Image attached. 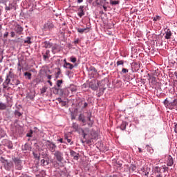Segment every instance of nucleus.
I'll list each match as a JSON object with an SVG mask.
<instances>
[{
	"label": "nucleus",
	"instance_id": "nucleus-1",
	"mask_svg": "<svg viewBox=\"0 0 177 177\" xmlns=\"http://www.w3.org/2000/svg\"><path fill=\"white\" fill-rule=\"evenodd\" d=\"M11 78H13V72H12V69H10L6 75V78L2 84L3 89H7L8 86H9V84L11 82Z\"/></svg>",
	"mask_w": 177,
	"mask_h": 177
},
{
	"label": "nucleus",
	"instance_id": "nucleus-2",
	"mask_svg": "<svg viewBox=\"0 0 177 177\" xmlns=\"http://www.w3.org/2000/svg\"><path fill=\"white\" fill-rule=\"evenodd\" d=\"M164 105L167 109L172 110L173 109H177L176 107V99H174L172 102L168 100V98H166L163 102Z\"/></svg>",
	"mask_w": 177,
	"mask_h": 177
},
{
	"label": "nucleus",
	"instance_id": "nucleus-3",
	"mask_svg": "<svg viewBox=\"0 0 177 177\" xmlns=\"http://www.w3.org/2000/svg\"><path fill=\"white\" fill-rule=\"evenodd\" d=\"M54 157L57 160V161L58 162H59V164H63V161H64V157L63 156V152L57 150L54 152Z\"/></svg>",
	"mask_w": 177,
	"mask_h": 177
},
{
	"label": "nucleus",
	"instance_id": "nucleus-4",
	"mask_svg": "<svg viewBox=\"0 0 177 177\" xmlns=\"http://www.w3.org/2000/svg\"><path fill=\"white\" fill-rule=\"evenodd\" d=\"M88 136V138H87V143H92V140L97 139V133L95 131L91 130Z\"/></svg>",
	"mask_w": 177,
	"mask_h": 177
},
{
	"label": "nucleus",
	"instance_id": "nucleus-5",
	"mask_svg": "<svg viewBox=\"0 0 177 177\" xmlns=\"http://www.w3.org/2000/svg\"><path fill=\"white\" fill-rule=\"evenodd\" d=\"M1 162L3 164L4 168L6 171H10L13 167V162H8V160H5L3 158H1Z\"/></svg>",
	"mask_w": 177,
	"mask_h": 177
},
{
	"label": "nucleus",
	"instance_id": "nucleus-6",
	"mask_svg": "<svg viewBox=\"0 0 177 177\" xmlns=\"http://www.w3.org/2000/svg\"><path fill=\"white\" fill-rule=\"evenodd\" d=\"M88 86L93 91H97V88H99V82L93 79L91 82H89Z\"/></svg>",
	"mask_w": 177,
	"mask_h": 177
},
{
	"label": "nucleus",
	"instance_id": "nucleus-7",
	"mask_svg": "<svg viewBox=\"0 0 177 177\" xmlns=\"http://www.w3.org/2000/svg\"><path fill=\"white\" fill-rule=\"evenodd\" d=\"M13 161L15 164L16 169H18V171H21V169H23V165H22L21 160H20V158H15L13 159Z\"/></svg>",
	"mask_w": 177,
	"mask_h": 177
},
{
	"label": "nucleus",
	"instance_id": "nucleus-8",
	"mask_svg": "<svg viewBox=\"0 0 177 177\" xmlns=\"http://www.w3.org/2000/svg\"><path fill=\"white\" fill-rule=\"evenodd\" d=\"M46 146L48 150L51 151V153H55V151H56V148L57 147V146H56L55 143L50 141H47Z\"/></svg>",
	"mask_w": 177,
	"mask_h": 177
},
{
	"label": "nucleus",
	"instance_id": "nucleus-9",
	"mask_svg": "<svg viewBox=\"0 0 177 177\" xmlns=\"http://www.w3.org/2000/svg\"><path fill=\"white\" fill-rule=\"evenodd\" d=\"M10 85L13 86H17V85H20V80L15 77V74H13V77L11 78Z\"/></svg>",
	"mask_w": 177,
	"mask_h": 177
},
{
	"label": "nucleus",
	"instance_id": "nucleus-10",
	"mask_svg": "<svg viewBox=\"0 0 177 177\" xmlns=\"http://www.w3.org/2000/svg\"><path fill=\"white\" fill-rule=\"evenodd\" d=\"M14 30L15 32H17V34H18L19 35H21L23 34L24 28L20 25L15 26Z\"/></svg>",
	"mask_w": 177,
	"mask_h": 177
},
{
	"label": "nucleus",
	"instance_id": "nucleus-11",
	"mask_svg": "<svg viewBox=\"0 0 177 177\" xmlns=\"http://www.w3.org/2000/svg\"><path fill=\"white\" fill-rule=\"evenodd\" d=\"M77 16H79V17H82V16H85V11H84V6H80L78 8Z\"/></svg>",
	"mask_w": 177,
	"mask_h": 177
},
{
	"label": "nucleus",
	"instance_id": "nucleus-12",
	"mask_svg": "<svg viewBox=\"0 0 177 177\" xmlns=\"http://www.w3.org/2000/svg\"><path fill=\"white\" fill-rule=\"evenodd\" d=\"M141 171H142V175H145V176H149V172H150V168L145 166L141 169Z\"/></svg>",
	"mask_w": 177,
	"mask_h": 177
},
{
	"label": "nucleus",
	"instance_id": "nucleus-13",
	"mask_svg": "<svg viewBox=\"0 0 177 177\" xmlns=\"http://www.w3.org/2000/svg\"><path fill=\"white\" fill-rule=\"evenodd\" d=\"M70 154L72 157H73V159L78 160V158L80 157V153L75 152V151L71 150Z\"/></svg>",
	"mask_w": 177,
	"mask_h": 177
},
{
	"label": "nucleus",
	"instance_id": "nucleus-14",
	"mask_svg": "<svg viewBox=\"0 0 177 177\" xmlns=\"http://www.w3.org/2000/svg\"><path fill=\"white\" fill-rule=\"evenodd\" d=\"M49 53H50V51L49 50H46L44 53H42L43 55V59L46 62L48 59H49Z\"/></svg>",
	"mask_w": 177,
	"mask_h": 177
},
{
	"label": "nucleus",
	"instance_id": "nucleus-15",
	"mask_svg": "<svg viewBox=\"0 0 177 177\" xmlns=\"http://www.w3.org/2000/svg\"><path fill=\"white\" fill-rule=\"evenodd\" d=\"M167 167H172L174 165V158L171 156H169L167 158Z\"/></svg>",
	"mask_w": 177,
	"mask_h": 177
},
{
	"label": "nucleus",
	"instance_id": "nucleus-16",
	"mask_svg": "<svg viewBox=\"0 0 177 177\" xmlns=\"http://www.w3.org/2000/svg\"><path fill=\"white\" fill-rule=\"evenodd\" d=\"M7 107H12V104H9L8 105H6V104L3 102H0V110H6Z\"/></svg>",
	"mask_w": 177,
	"mask_h": 177
},
{
	"label": "nucleus",
	"instance_id": "nucleus-17",
	"mask_svg": "<svg viewBox=\"0 0 177 177\" xmlns=\"http://www.w3.org/2000/svg\"><path fill=\"white\" fill-rule=\"evenodd\" d=\"M28 99H30V100H34L35 97V91H30L26 96Z\"/></svg>",
	"mask_w": 177,
	"mask_h": 177
},
{
	"label": "nucleus",
	"instance_id": "nucleus-18",
	"mask_svg": "<svg viewBox=\"0 0 177 177\" xmlns=\"http://www.w3.org/2000/svg\"><path fill=\"white\" fill-rule=\"evenodd\" d=\"M53 27H55V25H53L52 22H48L44 25V28H46V30H52Z\"/></svg>",
	"mask_w": 177,
	"mask_h": 177
},
{
	"label": "nucleus",
	"instance_id": "nucleus-19",
	"mask_svg": "<svg viewBox=\"0 0 177 177\" xmlns=\"http://www.w3.org/2000/svg\"><path fill=\"white\" fill-rule=\"evenodd\" d=\"M64 68H68V70H73L74 68V65H73L71 63H65L63 66Z\"/></svg>",
	"mask_w": 177,
	"mask_h": 177
},
{
	"label": "nucleus",
	"instance_id": "nucleus-20",
	"mask_svg": "<svg viewBox=\"0 0 177 177\" xmlns=\"http://www.w3.org/2000/svg\"><path fill=\"white\" fill-rule=\"evenodd\" d=\"M171 37H172V32H171V30L167 29L165 32V38L166 39H171Z\"/></svg>",
	"mask_w": 177,
	"mask_h": 177
},
{
	"label": "nucleus",
	"instance_id": "nucleus-21",
	"mask_svg": "<svg viewBox=\"0 0 177 177\" xmlns=\"http://www.w3.org/2000/svg\"><path fill=\"white\" fill-rule=\"evenodd\" d=\"M88 32L89 31V28L86 27L85 28H77V32H80V34H84V32Z\"/></svg>",
	"mask_w": 177,
	"mask_h": 177
},
{
	"label": "nucleus",
	"instance_id": "nucleus-22",
	"mask_svg": "<svg viewBox=\"0 0 177 177\" xmlns=\"http://www.w3.org/2000/svg\"><path fill=\"white\" fill-rule=\"evenodd\" d=\"M21 149L23 151H27L28 150H31V147H30V145L28 144H25L24 145H22Z\"/></svg>",
	"mask_w": 177,
	"mask_h": 177
},
{
	"label": "nucleus",
	"instance_id": "nucleus-23",
	"mask_svg": "<svg viewBox=\"0 0 177 177\" xmlns=\"http://www.w3.org/2000/svg\"><path fill=\"white\" fill-rule=\"evenodd\" d=\"M78 120L79 121L83 122V124H85V122H86V120H85V116L83 114L79 115Z\"/></svg>",
	"mask_w": 177,
	"mask_h": 177
},
{
	"label": "nucleus",
	"instance_id": "nucleus-24",
	"mask_svg": "<svg viewBox=\"0 0 177 177\" xmlns=\"http://www.w3.org/2000/svg\"><path fill=\"white\" fill-rule=\"evenodd\" d=\"M91 115H92L91 113H88L87 120H88V121L90 122L88 123L89 127H92V125L93 124V121H91Z\"/></svg>",
	"mask_w": 177,
	"mask_h": 177
},
{
	"label": "nucleus",
	"instance_id": "nucleus-25",
	"mask_svg": "<svg viewBox=\"0 0 177 177\" xmlns=\"http://www.w3.org/2000/svg\"><path fill=\"white\" fill-rule=\"evenodd\" d=\"M5 136H6V132H5V131L1 127H0V139L5 138Z\"/></svg>",
	"mask_w": 177,
	"mask_h": 177
},
{
	"label": "nucleus",
	"instance_id": "nucleus-26",
	"mask_svg": "<svg viewBox=\"0 0 177 177\" xmlns=\"http://www.w3.org/2000/svg\"><path fill=\"white\" fill-rule=\"evenodd\" d=\"M146 149L148 153H150V154H153V153H154V149H153V148L150 147L149 145H146Z\"/></svg>",
	"mask_w": 177,
	"mask_h": 177
},
{
	"label": "nucleus",
	"instance_id": "nucleus-27",
	"mask_svg": "<svg viewBox=\"0 0 177 177\" xmlns=\"http://www.w3.org/2000/svg\"><path fill=\"white\" fill-rule=\"evenodd\" d=\"M120 129L122 131H125L127 129V122H122L120 125Z\"/></svg>",
	"mask_w": 177,
	"mask_h": 177
},
{
	"label": "nucleus",
	"instance_id": "nucleus-28",
	"mask_svg": "<svg viewBox=\"0 0 177 177\" xmlns=\"http://www.w3.org/2000/svg\"><path fill=\"white\" fill-rule=\"evenodd\" d=\"M49 164V160H45V159H42L41 160V165H43L44 167L45 165H48Z\"/></svg>",
	"mask_w": 177,
	"mask_h": 177
},
{
	"label": "nucleus",
	"instance_id": "nucleus-29",
	"mask_svg": "<svg viewBox=\"0 0 177 177\" xmlns=\"http://www.w3.org/2000/svg\"><path fill=\"white\" fill-rule=\"evenodd\" d=\"M24 75L25 77H27L28 80H31V75H32L31 73L26 72L24 73Z\"/></svg>",
	"mask_w": 177,
	"mask_h": 177
},
{
	"label": "nucleus",
	"instance_id": "nucleus-30",
	"mask_svg": "<svg viewBox=\"0 0 177 177\" xmlns=\"http://www.w3.org/2000/svg\"><path fill=\"white\" fill-rule=\"evenodd\" d=\"M52 46V44L49 41H44V48H50Z\"/></svg>",
	"mask_w": 177,
	"mask_h": 177
},
{
	"label": "nucleus",
	"instance_id": "nucleus-31",
	"mask_svg": "<svg viewBox=\"0 0 177 177\" xmlns=\"http://www.w3.org/2000/svg\"><path fill=\"white\" fill-rule=\"evenodd\" d=\"M77 86L74 85H71L70 87V90L71 91V92H77Z\"/></svg>",
	"mask_w": 177,
	"mask_h": 177
},
{
	"label": "nucleus",
	"instance_id": "nucleus-32",
	"mask_svg": "<svg viewBox=\"0 0 177 177\" xmlns=\"http://www.w3.org/2000/svg\"><path fill=\"white\" fill-rule=\"evenodd\" d=\"M72 127L73 128V129H75V131H78V128H80V126H78V124L77 123H73Z\"/></svg>",
	"mask_w": 177,
	"mask_h": 177
},
{
	"label": "nucleus",
	"instance_id": "nucleus-33",
	"mask_svg": "<svg viewBox=\"0 0 177 177\" xmlns=\"http://www.w3.org/2000/svg\"><path fill=\"white\" fill-rule=\"evenodd\" d=\"M31 37H27L26 39L24 40V44H31Z\"/></svg>",
	"mask_w": 177,
	"mask_h": 177
},
{
	"label": "nucleus",
	"instance_id": "nucleus-34",
	"mask_svg": "<svg viewBox=\"0 0 177 177\" xmlns=\"http://www.w3.org/2000/svg\"><path fill=\"white\" fill-rule=\"evenodd\" d=\"M14 114L16 117H21V113L17 110L15 111Z\"/></svg>",
	"mask_w": 177,
	"mask_h": 177
},
{
	"label": "nucleus",
	"instance_id": "nucleus-35",
	"mask_svg": "<svg viewBox=\"0 0 177 177\" xmlns=\"http://www.w3.org/2000/svg\"><path fill=\"white\" fill-rule=\"evenodd\" d=\"M82 133L84 139H86V136H88V133H86V130H82Z\"/></svg>",
	"mask_w": 177,
	"mask_h": 177
},
{
	"label": "nucleus",
	"instance_id": "nucleus-36",
	"mask_svg": "<svg viewBox=\"0 0 177 177\" xmlns=\"http://www.w3.org/2000/svg\"><path fill=\"white\" fill-rule=\"evenodd\" d=\"M111 5H118L120 3L119 1H110Z\"/></svg>",
	"mask_w": 177,
	"mask_h": 177
},
{
	"label": "nucleus",
	"instance_id": "nucleus-37",
	"mask_svg": "<svg viewBox=\"0 0 177 177\" xmlns=\"http://www.w3.org/2000/svg\"><path fill=\"white\" fill-rule=\"evenodd\" d=\"M117 66H124V61L123 60H119L116 62Z\"/></svg>",
	"mask_w": 177,
	"mask_h": 177
},
{
	"label": "nucleus",
	"instance_id": "nucleus-38",
	"mask_svg": "<svg viewBox=\"0 0 177 177\" xmlns=\"http://www.w3.org/2000/svg\"><path fill=\"white\" fill-rule=\"evenodd\" d=\"M70 61L72 63H75L77 62V58H75V57H70Z\"/></svg>",
	"mask_w": 177,
	"mask_h": 177
},
{
	"label": "nucleus",
	"instance_id": "nucleus-39",
	"mask_svg": "<svg viewBox=\"0 0 177 177\" xmlns=\"http://www.w3.org/2000/svg\"><path fill=\"white\" fill-rule=\"evenodd\" d=\"M47 89H48V87H46V86L43 87L40 90L41 91V93H45L46 92Z\"/></svg>",
	"mask_w": 177,
	"mask_h": 177
},
{
	"label": "nucleus",
	"instance_id": "nucleus-40",
	"mask_svg": "<svg viewBox=\"0 0 177 177\" xmlns=\"http://www.w3.org/2000/svg\"><path fill=\"white\" fill-rule=\"evenodd\" d=\"M62 84H63V80L57 81V86L60 87Z\"/></svg>",
	"mask_w": 177,
	"mask_h": 177
},
{
	"label": "nucleus",
	"instance_id": "nucleus-41",
	"mask_svg": "<svg viewBox=\"0 0 177 177\" xmlns=\"http://www.w3.org/2000/svg\"><path fill=\"white\" fill-rule=\"evenodd\" d=\"M32 154H33V156L35 157V158L39 160V155H38V153L33 152Z\"/></svg>",
	"mask_w": 177,
	"mask_h": 177
},
{
	"label": "nucleus",
	"instance_id": "nucleus-42",
	"mask_svg": "<svg viewBox=\"0 0 177 177\" xmlns=\"http://www.w3.org/2000/svg\"><path fill=\"white\" fill-rule=\"evenodd\" d=\"M5 9L6 10H12V9H13V7H10V6H6Z\"/></svg>",
	"mask_w": 177,
	"mask_h": 177
},
{
	"label": "nucleus",
	"instance_id": "nucleus-43",
	"mask_svg": "<svg viewBox=\"0 0 177 177\" xmlns=\"http://www.w3.org/2000/svg\"><path fill=\"white\" fill-rule=\"evenodd\" d=\"M122 73H123V74H127V73H128V69L123 68L122 69Z\"/></svg>",
	"mask_w": 177,
	"mask_h": 177
},
{
	"label": "nucleus",
	"instance_id": "nucleus-44",
	"mask_svg": "<svg viewBox=\"0 0 177 177\" xmlns=\"http://www.w3.org/2000/svg\"><path fill=\"white\" fill-rule=\"evenodd\" d=\"M66 140L68 143H70L71 145H74V142L71 141V139L68 138Z\"/></svg>",
	"mask_w": 177,
	"mask_h": 177
},
{
	"label": "nucleus",
	"instance_id": "nucleus-45",
	"mask_svg": "<svg viewBox=\"0 0 177 177\" xmlns=\"http://www.w3.org/2000/svg\"><path fill=\"white\" fill-rule=\"evenodd\" d=\"M8 147V149H13V144H12V142H9Z\"/></svg>",
	"mask_w": 177,
	"mask_h": 177
},
{
	"label": "nucleus",
	"instance_id": "nucleus-46",
	"mask_svg": "<svg viewBox=\"0 0 177 177\" xmlns=\"http://www.w3.org/2000/svg\"><path fill=\"white\" fill-rule=\"evenodd\" d=\"M26 136H28V138H31V136H32V131H30V133H27Z\"/></svg>",
	"mask_w": 177,
	"mask_h": 177
},
{
	"label": "nucleus",
	"instance_id": "nucleus-47",
	"mask_svg": "<svg viewBox=\"0 0 177 177\" xmlns=\"http://www.w3.org/2000/svg\"><path fill=\"white\" fill-rule=\"evenodd\" d=\"M10 35H11V37H12V38H15L16 34L15 33V32L12 31V32H10Z\"/></svg>",
	"mask_w": 177,
	"mask_h": 177
},
{
	"label": "nucleus",
	"instance_id": "nucleus-48",
	"mask_svg": "<svg viewBox=\"0 0 177 177\" xmlns=\"http://www.w3.org/2000/svg\"><path fill=\"white\" fill-rule=\"evenodd\" d=\"M57 142H59L60 143H66V142H64V141L63 140V138H59V139H58V140H57Z\"/></svg>",
	"mask_w": 177,
	"mask_h": 177
},
{
	"label": "nucleus",
	"instance_id": "nucleus-49",
	"mask_svg": "<svg viewBox=\"0 0 177 177\" xmlns=\"http://www.w3.org/2000/svg\"><path fill=\"white\" fill-rule=\"evenodd\" d=\"M86 107H88V103L87 102H84V105L82 106V109H86Z\"/></svg>",
	"mask_w": 177,
	"mask_h": 177
},
{
	"label": "nucleus",
	"instance_id": "nucleus-50",
	"mask_svg": "<svg viewBox=\"0 0 177 177\" xmlns=\"http://www.w3.org/2000/svg\"><path fill=\"white\" fill-rule=\"evenodd\" d=\"M8 35H9V32H6L3 35V37H4V38H6V37H8Z\"/></svg>",
	"mask_w": 177,
	"mask_h": 177
},
{
	"label": "nucleus",
	"instance_id": "nucleus-51",
	"mask_svg": "<svg viewBox=\"0 0 177 177\" xmlns=\"http://www.w3.org/2000/svg\"><path fill=\"white\" fill-rule=\"evenodd\" d=\"M174 132L175 133H177V124L174 125Z\"/></svg>",
	"mask_w": 177,
	"mask_h": 177
},
{
	"label": "nucleus",
	"instance_id": "nucleus-52",
	"mask_svg": "<svg viewBox=\"0 0 177 177\" xmlns=\"http://www.w3.org/2000/svg\"><path fill=\"white\" fill-rule=\"evenodd\" d=\"M2 82H3V78L0 75V85L2 84Z\"/></svg>",
	"mask_w": 177,
	"mask_h": 177
},
{
	"label": "nucleus",
	"instance_id": "nucleus-53",
	"mask_svg": "<svg viewBox=\"0 0 177 177\" xmlns=\"http://www.w3.org/2000/svg\"><path fill=\"white\" fill-rule=\"evenodd\" d=\"M58 102H59V103H63V104L65 103L64 102H63V100H62V98H58Z\"/></svg>",
	"mask_w": 177,
	"mask_h": 177
},
{
	"label": "nucleus",
	"instance_id": "nucleus-54",
	"mask_svg": "<svg viewBox=\"0 0 177 177\" xmlns=\"http://www.w3.org/2000/svg\"><path fill=\"white\" fill-rule=\"evenodd\" d=\"M160 19V17H159V16H156V17H153V20H154L155 21H157V19Z\"/></svg>",
	"mask_w": 177,
	"mask_h": 177
},
{
	"label": "nucleus",
	"instance_id": "nucleus-55",
	"mask_svg": "<svg viewBox=\"0 0 177 177\" xmlns=\"http://www.w3.org/2000/svg\"><path fill=\"white\" fill-rule=\"evenodd\" d=\"M84 2V0H77V3H82Z\"/></svg>",
	"mask_w": 177,
	"mask_h": 177
},
{
	"label": "nucleus",
	"instance_id": "nucleus-56",
	"mask_svg": "<svg viewBox=\"0 0 177 177\" xmlns=\"http://www.w3.org/2000/svg\"><path fill=\"white\" fill-rule=\"evenodd\" d=\"M64 139H65L66 140H67V139H68V136L67 134H65V135H64Z\"/></svg>",
	"mask_w": 177,
	"mask_h": 177
},
{
	"label": "nucleus",
	"instance_id": "nucleus-57",
	"mask_svg": "<svg viewBox=\"0 0 177 177\" xmlns=\"http://www.w3.org/2000/svg\"><path fill=\"white\" fill-rule=\"evenodd\" d=\"M47 78L48 80H52V75H47Z\"/></svg>",
	"mask_w": 177,
	"mask_h": 177
},
{
	"label": "nucleus",
	"instance_id": "nucleus-58",
	"mask_svg": "<svg viewBox=\"0 0 177 177\" xmlns=\"http://www.w3.org/2000/svg\"><path fill=\"white\" fill-rule=\"evenodd\" d=\"M47 82L50 86H52V82H50V80H48Z\"/></svg>",
	"mask_w": 177,
	"mask_h": 177
},
{
	"label": "nucleus",
	"instance_id": "nucleus-59",
	"mask_svg": "<svg viewBox=\"0 0 177 177\" xmlns=\"http://www.w3.org/2000/svg\"><path fill=\"white\" fill-rule=\"evenodd\" d=\"M9 6H10V8H12V9H13V8H14V6H15V4H13V3H10V4H9Z\"/></svg>",
	"mask_w": 177,
	"mask_h": 177
},
{
	"label": "nucleus",
	"instance_id": "nucleus-60",
	"mask_svg": "<svg viewBox=\"0 0 177 177\" xmlns=\"http://www.w3.org/2000/svg\"><path fill=\"white\" fill-rule=\"evenodd\" d=\"M78 42H80L78 39L74 41V44H78Z\"/></svg>",
	"mask_w": 177,
	"mask_h": 177
},
{
	"label": "nucleus",
	"instance_id": "nucleus-61",
	"mask_svg": "<svg viewBox=\"0 0 177 177\" xmlns=\"http://www.w3.org/2000/svg\"><path fill=\"white\" fill-rule=\"evenodd\" d=\"M60 74H62V72L60 71H59L58 72H57V75H60Z\"/></svg>",
	"mask_w": 177,
	"mask_h": 177
},
{
	"label": "nucleus",
	"instance_id": "nucleus-62",
	"mask_svg": "<svg viewBox=\"0 0 177 177\" xmlns=\"http://www.w3.org/2000/svg\"><path fill=\"white\" fill-rule=\"evenodd\" d=\"M138 151H139V153H142L143 152V151H142L141 148H138Z\"/></svg>",
	"mask_w": 177,
	"mask_h": 177
},
{
	"label": "nucleus",
	"instance_id": "nucleus-63",
	"mask_svg": "<svg viewBox=\"0 0 177 177\" xmlns=\"http://www.w3.org/2000/svg\"><path fill=\"white\" fill-rule=\"evenodd\" d=\"M109 177H118V176H117V175H111V176H109Z\"/></svg>",
	"mask_w": 177,
	"mask_h": 177
},
{
	"label": "nucleus",
	"instance_id": "nucleus-64",
	"mask_svg": "<svg viewBox=\"0 0 177 177\" xmlns=\"http://www.w3.org/2000/svg\"><path fill=\"white\" fill-rule=\"evenodd\" d=\"M156 177H162V176L161 174H158L156 176Z\"/></svg>",
	"mask_w": 177,
	"mask_h": 177
}]
</instances>
